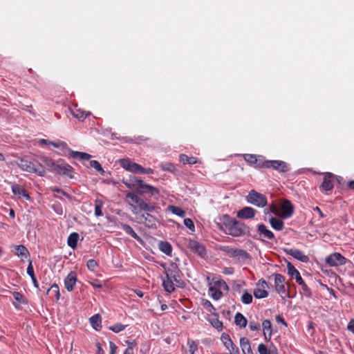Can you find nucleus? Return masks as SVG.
<instances>
[{"label":"nucleus","instance_id":"0eeeda50","mask_svg":"<svg viewBox=\"0 0 354 354\" xmlns=\"http://www.w3.org/2000/svg\"><path fill=\"white\" fill-rule=\"evenodd\" d=\"M263 166L267 168L272 167L281 172H286L289 170L288 164L281 160H267L263 163Z\"/></svg>","mask_w":354,"mask_h":354},{"label":"nucleus","instance_id":"a19ab883","mask_svg":"<svg viewBox=\"0 0 354 354\" xmlns=\"http://www.w3.org/2000/svg\"><path fill=\"white\" fill-rule=\"evenodd\" d=\"M12 295H13L14 299H15V301L17 302V303H14V305L15 306L17 307V306L19 304H25L26 303V301H25V300L24 299L23 295L21 294H20L19 292H14Z\"/></svg>","mask_w":354,"mask_h":354},{"label":"nucleus","instance_id":"b1692460","mask_svg":"<svg viewBox=\"0 0 354 354\" xmlns=\"http://www.w3.org/2000/svg\"><path fill=\"white\" fill-rule=\"evenodd\" d=\"M333 174L330 173H327L325 174L324 178V181L322 184V187L326 191L331 190L333 187V184L332 183V178H333Z\"/></svg>","mask_w":354,"mask_h":354},{"label":"nucleus","instance_id":"393cba45","mask_svg":"<svg viewBox=\"0 0 354 354\" xmlns=\"http://www.w3.org/2000/svg\"><path fill=\"white\" fill-rule=\"evenodd\" d=\"M40 160L47 167L49 168V170L50 171L55 172V168H56V166L57 164V161L55 162L53 159H51L47 156H41L40 157Z\"/></svg>","mask_w":354,"mask_h":354},{"label":"nucleus","instance_id":"09e8293b","mask_svg":"<svg viewBox=\"0 0 354 354\" xmlns=\"http://www.w3.org/2000/svg\"><path fill=\"white\" fill-rule=\"evenodd\" d=\"M50 292H53L55 294L57 300H58L59 299L60 294H59V287L57 284H53V286H51V287L49 289H48L47 293H48Z\"/></svg>","mask_w":354,"mask_h":354},{"label":"nucleus","instance_id":"4be33fe9","mask_svg":"<svg viewBox=\"0 0 354 354\" xmlns=\"http://www.w3.org/2000/svg\"><path fill=\"white\" fill-rule=\"evenodd\" d=\"M288 254L301 262H308L309 260L308 256H306L301 251L297 249H290L288 251Z\"/></svg>","mask_w":354,"mask_h":354},{"label":"nucleus","instance_id":"bb28decb","mask_svg":"<svg viewBox=\"0 0 354 354\" xmlns=\"http://www.w3.org/2000/svg\"><path fill=\"white\" fill-rule=\"evenodd\" d=\"M240 346L244 354H252V350L248 339L245 337L240 339Z\"/></svg>","mask_w":354,"mask_h":354},{"label":"nucleus","instance_id":"a211bd4d","mask_svg":"<svg viewBox=\"0 0 354 354\" xmlns=\"http://www.w3.org/2000/svg\"><path fill=\"white\" fill-rule=\"evenodd\" d=\"M255 215V210L250 207H245L237 212V216L243 219L252 218Z\"/></svg>","mask_w":354,"mask_h":354},{"label":"nucleus","instance_id":"9b49d317","mask_svg":"<svg viewBox=\"0 0 354 354\" xmlns=\"http://www.w3.org/2000/svg\"><path fill=\"white\" fill-rule=\"evenodd\" d=\"M165 275L170 278H174L176 283H180V270L175 263H171L167 268L165 269Z\"/></svg>","mask_w":354,"mask_h":354},{"label":"nucleus","instance_id":"58836bf2","mask_svg":"<svg viewBox=\"0 0 354 354\" xmlns=\"http://www.w3.org/2000/svg\"><path fill=\"white\" fill-rule=\"evenodd\" d=\"M234 257L237 258L239 260H245L248 258V254L243 250L236 249Z\"/></svg>","mask_w":354,"mask_h":354},{"label":"nucleus","instance_id":"de8ad7c7","mask_svg":"<svg viewBox=\"0 0 354 354\" xmlns=\"http://www.w3.org/2000/svg\"><path fill=\"white\" fill-rule=\"evenodd\" d=\"M187 345L189 347V349L187 351L188 354H194V352L197 350V345L195 343V342L193 340L189 339L187 342Z\"/></svg>","mask_w":354,"mask_h":354},{"label":"nucleus","instance_id":"dca6fc26","mask_svg":"<svg viewBox=\"0 0 354 354\" xmlns=\"http://www.w3.org/2000/svg\"><path fill=\"white\" fill-rule=\"evenodd\" d=\"M281 217H290L293 212V207L289 201H284L281 206Z\"/></svg>","mask_w":354,"mask_h":354},{"label":"nucleus","instance_id":"864d4df0","mask_svg":"<svg viewBox=\"0 0 354 354\" xmlns=\"http://www.w3.org/2000/svg\"><path fill=\"white\" fill-rule=\"evenodd\" d=\"M90 166L91 167L95 168L98 171H100L102 174L104 172V169H102L101 165L99 163L97 160H91L90 162Z\"/></svg>","mask_w":354,"mask_h":354},{"label":"nucleus","instance_id":"72a5a7b5","mask_svg":"<svg viewBox=\"0 0 354 354\" xmlns=\"http://www.w3.org/2000/svg\"><path fill=\"white\" fill-rule=\"evenodd\" d=\"M71 155L73 158H77L82 160H88L91 158V156L88 153H84V152H79V151H71Z\"/></svg>","mask_w":354,"mask_h":354},{"label":"nucleus","instance_id":"4d7b16f0","mask_svg":"<svg viewBox=\"0 0 354 354\" xmlns=\"http://www.w3.org/2000/svg\"><path fill=\"white\" fill-rule=\"evenodd\" d=\"M49 145H52L55 148L59 149H65L67 147V145L62 141H58V142H51L50 141Z\"/></svg>","mask_w":354,"mask_h":354},{"label":"nucleus","instance_id":"1a4fd4ad","mask_svg":"<svg viewBox=\"0 0 354 354\" xmlns=\"http://www.w3.org/2000/svg\"><path fill=\"white\" fill-rule=\"evenodd\" d=\"M221 339L227 349V351L223 354H238V349L227 334H222Z\"/></svg>","mask_w":354,"mask_h":354},{"label":"nucleus","instance_id":"4468645a","mask_svg":"<svg viewBox=\"0 0 354 354\" xmlns=\"http://www.w3.org/2000/svg\"><path fill=\"white\" fill-rule=\"evenodd\" d=\"M123 183L131 189H133L139 192L141 189L143 181L134 176H130L129 179L123 180Z\"/></svg>","mask_w":354,"mask_h":354},{"label":"nucleus","instance_id":"9d476101","mask_svg":"<svg viewBox=\"0 0 354 354\" xmlns=\"http://www.w3.org/2000/svg\"><path fill=\"white\" fill-rule=\"evenodd\" d=\"M120 164L122 168H124L125 170L134 173V174H138L139 170L140 169V165L132 162L129 158H124L120 160Z\"/></svg>","mask_w":354,"mask_h":354},{"label":"nucleus","instance_id":"cd10ccee","mask_svg":"<svg viewBox=\"0 0 354 354\" xmlns=\"http://www.w3.org/2000/svg\"><path fill=\"white\" fill-rule=\"evenodd\" d=\"M158 248L160 251L166 254L167 255H171L172 252V247L170 243L165 241H160L158 243Z\"/></svg>","mask_w":354,"mask_h":354},{"label":"nucleus","instance_id":"f704fd0d","mask_svg":"<svg viewBox=\"0 0 354 354\" xmlns=\"http://www.w3.org/2000/svg\"><path fill=\"white\" fill-rule=\"evenodd\" d=\"M262 326H263V330L265 336L266 337V335L268 333V336L270 337V336L272 335L271 322L268 319L264 320L262 323Z\"/></svg>","mask_w":354,"mask_h":354},{"label":"nucleus","instance_id":"473e14b6","mask_svg":"<svg viewBox=\"0 0 354 354\" xmlns=\"http://www.w3.org/2000/svg\"><path fill=\"white\" fill-rule=\"evenodd\" d=\"M78 238H79V235L77 233L74 232V233L71 234L68 238V241H67L68 245L71 248L75 249L77 245Z\"/></svg>","mask_w":354,"mask_h":354},{"label":"nucleus","instance_id":"2eb2a0df","mask_svg":"<svg viewBox=\"0 0 354 354\" xmlns=\"http://www.w3.org/2000/svg\"><path fill=\"white\" fill-rule=\"evenodd\" d=\"M138 193L140 194H147L151 196H156L159 194L160 191L158 188L143 182L141 189H140Z\"/></svg>","mask_w":354,"mask_h":354},{"label":"nucleus","instance_id":"c03bdc74","mask_svg":"<svg viewBox=\"0 0 354 354\" xmlns=\"http://www.w3.org/2000/svg\"><path fill=\"white\" fill-rule=\"evenodd\" d=\"M123 229L126 233L131 235L135 239H137V240L140 239L138 234L134 232V230L132 229V227H130L129 225H124Z\"/></svg>","mask_w":354,"mask_h":354},{"label":"nucleus","instance_id":"3c124183","mask_svg":"<svg viewBox=\"0 0 354 354\" xmlns=\"http://www.w3.org/2000/svg\"><path fill=\"white\" fill-rule=\"evenodd\" d=\"M102 202L100 200H96L95 201V214L97 216H100L102 215Z\"/></svg>","mask_w":354,"mask_h":354},{"label":"nucleus","instance_id":"f8f14e48","mask_svg":"<svg viewBox=\"0 0 354 354\" xmlns=\"http://www.w3.org/2000/svg\"><path fill=\"white\" fill-rule=\"evenodd\" d=\"M326 263L330 266H339L345 264L346 259L341 254L335 252L326 258Z\"/></svg>","mask_w":354,"mask_h":354},{"label":"nucleus","instance_id":"a878e982","mask_svg":"<svg viewBox=\"0 0 354 354\" xmlns=\"http://www.w3.org/2000/svg\"><path fill=\"white\" fill-rule=\"evenodd\" d=\"M89 320H90L91 325L95 330H100V328H102V325H101L102 319H101V317L99 314H96V315L92 316Z\"/></svg>","mask_w":354,"mask_h":354},{"label":"nucleus","instance_id":"c85d7f7f","mask_svg":"<svg viewBox=\"0 0 354 354\" xmlns=\"http://www.w3.org/2000/svg\"><path fill=\"white\" fill-rule=\"evenodd\" d=\"M72 115L80 120H84L88 115L89 112H85L81 109H75L71 110Z\"/></svg>","mask_w":354,"mask_h":354},{"label":"nucleus","instance_id":"4c0bfd02","mask_svg":"<svg viewBox=\"0 0 354 354\" xmlns=\"http://www.w3.org/2000/svg\"><path fill=\"white\" fill-rule=\"evenodd\" d=\"M180 160L184 164H195L197 160L194 157H188L185 154H181L180 156Z\"/></svg>","mask_w":354,"mask_h":354},{"label":"nucleus","instance_id":"5701e85b","mask_svg":"<svg viewBox=\"0 0 354 354\" xmlns=\"http://www.w3.org/2000/svg\"><path fill=\"white\" fill-rule=\"evenodd\" d=\"M257 232L260 236L265 239H272L274 238V234L263 224L258 225Z\"/></svg>","mask_w":354,"mask_h":354},{"label":"nucleus","instance_id":"ddd939ff","mask_svg":"<svg viewBox=\"0 0 354 354\" xmlns=\"http://www.w3.org/2000/svg\"><path fill=\"white\" fill-rule=\"evenodd\" d=\"M187 246L191 251L198 254L200 257H204L206 254V250L203 245L194 240H189L187 243Z\"/></svg>","mask_w":354,"mask_h":354},{"label":"nucleus","instance_id":"6ab92c4d","mask_svg":"<svg viewBox=\"0 0 354 354\" xmlns=\"http://www.w3.org/2000/svg\"><path fill=\"white\" fill-rule=\"evenodd\" d=\"M11 189H12V193L15 195L18 196L19 198H24L26 200L30 199L29 194H28L26 190L21 186L17 185V184H13L12 185Z\"/></svg>","mask_w":354,"mask_h":354},{"label":"nucleus","instance_id":"49530a36","mask_svg":"<svg viewBox=\"0 0 354 354\" xmlns=\"http://www.w3.org/2000/svg\"><path fill=\"white\" fill-rule=\"evenodd\" d=\"M244 159L250 165H256L257 163V158L256 156L252 154H245Z\"/></svg>","mask_w":354,"mask_h":354},{"label":"nucleus","instance_id":"603ef678","mask_svg":"<svg viewBox=\"0 0 354 354\" xmlns=\"http://www.w3.org/2000/svg\"><path fill=\"white\" fill-rule=\"evenodd\" d=\"M125 327H126V326L122 325L121 324H116L113 326H110L109 330H111L115 333H119V332L124 330Z\"/></svg>","mask_w":354,"mask_h":354},{"label":"nucleus","instance_id":"f3484780","mask_svg":"<svg viewBox=\"0 0 354 354\" xmlns=\"http://www.w3.org/2000/svg\"><path fill=\"white\" fill-rule=\"evenodd\" d=\"M287 270L288 274L295 278V280L298 284L305 286L304 280L301 278L299 272L290 263H288L287 265Z\"/></svg>","mask_w":354,"mask_h":354},{"label":"nucleus","instance_id":"8fccbe9b","mask_svg":"<svg viewBox=\"0 0 354 354\" xmlns=\"http://www.w3.org/2000/svg\"><path fill=\"white\" fill-rule=\"evenodd\" d=\"M160 167L163 170L170 171H174L176 170L175 166L170 162H163L161 163Z\"/></svg>","mask_w":354,"mask_h":354},{"label":"nucleus","instance_id":"7ed1b4c3","mask_svg":"<svg viewBox=\"0 0 354 354\" xmlns=\"http://www.w3.org/2000/svg\"><path fill=\"white\" fill-rule=\"evenodd\" d=\"M247 201L259 207H263L267 205L266 196L255 190H251L246 197Z\"/></svg>","mask_w":354,"mask_h":354},{"label":"nucleus","instance_id":"a18cd8bd","mask_svg":"<svg viewBox=\"0 0 354 354\" xmlns=\"http://www.w3.org/2000/svg\"><path fill=\"white\" fill-rule=\"evenodd\" d=\"M241 301L245 304H250L252 301V296L248 292H245L241 296Z\"/></svg>","mask_w":354,"mask_h":354},{"label":"nucleus","instance_id":"20e7f679","mask_svg":"<svg viewBox=\"0 0 354 354\" xmlns=\"http://www.w3.org/2000/svg\"><path fill=\"white\" fill-rule=\"evenodd\" d=\"M131 207V212L133 214L136 216V219L138 222L140 223H144L148 226H152L154 224L155 218L148 213L141 214L138 212L137 207L132 203H130Z\"/></svg>","mask_w":354,"mask_h":354},{"label":"nucleus","instance_id":"6e6d98bb","mask_svg":"<svg viewBox=\"0 0 354 354\" xmlns=\"http://www.w3.org/2000/svg\"><path fill=\"white\" fill-rule=\"evenodd\" d=\"M126 197L127 198L130 199L132 203H136V205L139 202L140 199L141 198L140 197L138 196L137 195H136L133 193H130V192L127 194Z\"/></svg>","mask_w":354,"mask_h":354},{"label":"nucleus","instance_id":"7c9ffc66","mask_svg":"<svg viewBox=\"0 0 354 354\" xmlns=\"http://www.w3.org/2000/svg\"><path fill=\"white\" fill-rule=\"evenodd\" d=\"M234 322L237 326L245 328L247 325L246 318L240 313H237L234 317Z\"/></svg>","mask_w":354,"mask_h":354},{"label":"nucleus","instance_id":"2f4dec72","mask_svg":"<svg viewBox=\"0 0 354 354\" xmlns=\"http://www.w3.org/2000/svg\"><path fill=\"white\" fill-rule=\"evenodd\" d=\"M137 206L140 210L145 212H151L154 209V207L152 205L146 203L142 198L140 199L139 202L137 203Z\"/></svg>","mask_w":354,"mask_h":354},{"label":"nucleus","instance_id":"423d86ee","mask_svg":"<svg viewBox=\"0 0 354 354\" xmlns=\"http://www.w3.org/2000/svg\"><path fill=\"white\" fill-rule=\"evenodd\" d=\"M274 287L276 291L282 297H285L287 295L286 289V279L285 277L279 274H274Z\"/></svg>","mask_w":354,"mask_h":354},{"label":"nucleus","instance_id":"f03ea898","mask_svg":"<svg viewBox=\"0 0 354 354\" xmlns=\"http://www.w3.org/2000/svg\"><path fill=\"white\" fill-rule=\"evenodd\" d=\"M224 221L225 231L227 234L233 236H240L247 232V227L242 223L236 221L227 216H225Z\"/></svg>","mask_w":354,"mask_h":354},{"label":"nucleus","instance_id":"774afa93","mask_svg":"<svg viewBox=\"0 0 354 354\" xmlns=\"http://www.w3.org/2000/svg\"><path fill=\"white\" fill-rule=\"evenodd\" d=\"M249 327L252 330H258L260 328V326L254 322H250Z\"/></svg>","mask_w":354,"mask_h":354},{"label":"nucleus","instance_id":"052dcab7","mask_svg":"<svg viewBox=\"0 0 354 354\" xmlns=\"http://www.w3.org/2000/svg\"><path fill=\"white\" fill-rule=\"evenodd\" d=\"M86 266L89 270L93 271L94 269L97 267V263L95 260L90 259L87 261Z\"/></svg>","mask_w":354,"mask_h":354},{"label":"nucleus","instance_id":"bf43d9fd","mask_svg":"<svg viewBox=\"0 0 354 354\" xmlns=\"http://www.w3.org/2000/svg\"><path fill=\"white\" fill-rule=\"evenodd\" d=\"M184 224L189 230H191L193 232L194 231L195 227H194V223L192 221V219H190V218H185Z\"/></svg>","mask_w":354,"mask_h":354},{"label":"nucleus","instance_id":"69168bd1","mask_svg":"<svg viewBox=\"0 0 354 354\" xmlns=\"http://www.w3.org/2000/svg\"><path fill=\"white\" fill-rule=\"evenodd\" d=\"M212 326L217 329H221L223 327V323L217 319H215L212 322Z\"/></svg>","mask_w":354,"mask_h":354},{"label":"nucleus","instance_id":"13d9d810","mask_svg":"<svg viewBox=\"0 0 354 354\" xmlns=\"http://www.w3.org/2000/svg\"><path fill=\"white\" fill-rule=\"evenodd\" d=\"M52 191L55 193V196L59 198H62V196H66L69 197L68 194H66L63 190L59 189L58 188H51Z\"/></svg>","mask_w":354,"mask_h":354},{"label":"nucleus","instance_id":"e2e57ef3","mask_svg":"<svg viewBox=\"0 0 354 354\" xmlns=\"http://www.w3.org/2000/svg\"><path fill=\"white\" fill-rule=\"evenodd\" d=\"M127 344H128V347L124 351L123 354H134L133 348V344L132 342H127Z\"/></svg>","mask_w":354,"mask_h":354},{"label":"nucleus","instance_id":"5fc2aeb1","mask_svg":"<svg viewBox=\"0 0 354 354\" xmlns=\"http://www.w3.org/2000/svg\"><path fill=\"white\" fill-rule=\"evenodd\" d=\"M126 197L127 198L130 199L132 203H136V205L139 202L140 199L141 198L140 197L138 196L137 195H136L133 193H130V192L127 194Z\"/></svg>","mask_w":354,"mask_h":354},{"label":"nucleus","instance_id":"6e6552de","mask_svg":"<svg viewBox=\"0 0 354 354\" xmlns=\"http://www.w3.org/2000/svg\"><path fill=\"white\" fill-rule=\"evenodd\" d=\"M55 172L60 175L73 178V168L62 160H57Z\"/></svg>","mask_w":354,"mask_h":354},{"label":"nucleus","instance_id":"aec40b11","mask_svg":"<svg viewBox=\"0 0 354 354\" xmlns=\"http://www.w3.org/2000/svg\"><path fill=\"white\" fill-rule=\"evenodd\" d=\"M179 283H176L174 280V278L168 277L165 275V277L162 279V286L165 290L168 292H171L175 290V286H178Z\"/></svg>","mask_w":354,"mask_h":354},{"label":"nucleus","instance_id":"680f3d73","mask_svg":"<svg viewBox=\"0 0 354 354\" xmlns=\"http://www.w3.org/2000/svg\"><path fill=\"white\" fill-rule=\"evenodd\" d=\"M203 305L209 312H212V310H214V308L213 307L212 304L208 300H203Z\"/></svg>","mask_w":354,"mask_h":354},{"label":"nucleus","instance_id":"f257e3e1","mask_svg":"<svg viewBox=\"0 0 354 354\" xmlns=\"http://www.w3.org/2000/svg\"><path fill=\"white\" fill-rule=\"evenodd\" d=\"M14 162L24 171L35 173L39 176H44L46 174V169L41 163L35 165L25 157H21Z\"/></svg>","mask_w":354,"mask_h":354},{"label":"nucleus","instance_id":"37998d69","mask_svg":"<svg viewBox=\"0 0 354 354\" xmlns=\"http://www.w3.org/2000/svg\"><path fill=\"white\" fill-rule=\"evenodd\" d=\"M258 351L260 354H277L275 351L268 350L263 344L259 345Z\"/></svg>","mask_w":354,"mask_h":354},{"label":"nucleus","instance_id":"e433bc0d","mask_svg":"<svg viewBox=\"0 0 354 354\" xmlns=\"http://www.w3.org/2000/svg\"><path fill=\"white\" fill-rule=\"evenodd\" d=\"M219 249L227 254L230 257H234V252L236 248H232L228 245H221L219 246Z\"/></svg>","mask_w":354,"mask_h":354},{"label":"nucleus","instance_id":"412c9836","mask_svg":"<svg viewBox=\"0 0 354 354\" xmlns=\"http://www.w3.org/2000/svg\"><path fill=\"white\" fill-rule=\"evenodd\" d=\"M77 278L74 272H70L64 280V285L68 291H72L76 283Z\"/></svg>","mask_w":354,"mask_h":354},{"label":"nucleus","instance_id":"ea45409f","mask_svg":"<svg viewBox=\"0 0 354 354\" xmlns=\"http://www.w3.org/2000/svg\"><path fill=\"white\" fill-rule=\"evenodd\" d=\"M169 209L174 214L180 216V217H184L185 216V212L183 211L181 208L170 205L169 207Z\"/></svg>","mask_w":354,"mask_h":354},{"label":"nucleus","instance_id":"79ce46f5","mask_svg":"<svg viewBox=\"0 0 354 354\" xmlns=\"http://www.w3.org/2000/svg\"><path fill=\"white\" fill-rule=\"evenodd\" d=\"M268 293L266 290L263 289H256L254 292V295L257 299L265 298L268 296Z\"/></svg>","mask_w":354,"mask_h":354},{"label":"nucleus","instance_id":"338daca9","mask_svg":"<svg viewBox=\"0 0 354 354\" xmlns=\"http://www.w3.org/2000/svg\"><path fill=\"white\" fill-rule=\"evenodd\" d=\"M270 211L275 215L281 216V212L276 205H272L270 207Z\"/></svg>","mask_w":354,"mask_h":354},{"label":"nucleus","instance_id":"c756f323","mask_svg":"<svg viewBox=\"0 0 354 354\" xmlns=\"http://www.w3.org/2000/svg\"><path fill=\"white\" fill-rule=\"evenodd\" d=\"M270 224L271 225L272 227L276 230H281L283 227V223L281 220L272 217L270 219Z\"/></svg>","mask_w":354,"mask_h":354},{"label":"nucleus","instance_id":"c9c22d12","mask_svg":"<svg viewBox=\"0 0 354 354\" xmlns=\"http://www.w3.org/2000/svg\"><path fill=\"white\" fill-rule=\"evenodd\" d=\"M28 254V250L24 245L16 246V255L18 257H26Z\"/></svg>","mask_w":354,"mask_h":354},{"label":"nucleus","instance_id":"0e129e2a","mask_svg":"<svg viewBox=\"0 0 354 354\" xmlns=\"http://www.w3.org/2000/svg\"><path fill=\"white\" fill-rule=\"evenodd\" d=\"M53 207L57 214L62 215L63 214V208L60 204H54Z\"/></svg>","mask_w":354,"mask_h":354},{"label":"nucleus","instance_id":"39448f33","mask_svg":"<svg viewBox=\"0 0 354 354\" xmlns=\"http://www.w3.org/2000/svg\"><path fill=\"white\" fill-rule=\"evenodd\" d=\"M221 288H227V285L225 281H218L214 283V284H210L209 288V292L214 299L218 300L221 297Z\"/></svg>","mask_w":354,"mask_h":354}]
</instances>
